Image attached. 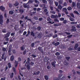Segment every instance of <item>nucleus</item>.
<instances>
[{
  "label": "nucleus",
  "mask_w": 80,
  "mask_h": 80,
  "mask_svg": "<svg viewBox=\"0 0 80 80\" xmlns=\"http://www.w3.org/2000/svg\"><path fill=\"white\" fill-rule=\"evenodd\" d=\"M30 63L27 64V68L28 70H30Z\"/></svg>",
  "instance_id": "obj_9"
},
{
  "label": "nucleus",
  "mask_w": 80,
  "mask_h": 80,
  "mask_svg": "<svg viewBox=\"0 0 80 80\" xmlns=\"http://www.w3.org/2000/svg\"><path fill=\"white\" fill-rule=\"evenodd\" d=\"M38 49L40 52H41L42 53H43V50L42 47H40L38 48Z\"/></svg>",
  "instance_id": "obj_4"
},
{
  "label": "nucleus",
  "mask_w": 80,
  "mask_h": 80,
  "mask_svg": "<svg viewBox=\"0 0 80 80\" xmlns=\"http://www.w3.org/2000/svg\"><path fill=\"white\" fill-rule=\"evenodd\" d=\"M34 64V62H31L30 63V65L31 66H33Z\"/></svg>",
  "instance_id": "obj_45"
},
{
  "label": "nucleus",
  "mask_w": 80,
  "mask_h": 80,
  "mask_svg": "<svg viewBox=\"0 0 80 80\" xmlns=\"http://www.w3.org/2000/svg\"><path fill=\"white\" fill-rule=\"evenodd\" d=\"M5 8L4 7H3L2 6H0V9L2 12H3V11L5 10Z\"/></svg>",
  "instance_id": "obj_7"
},
{
  "label": "nucleus",
  "mask_w": 80,
  "mask_h": 80,
  "mask_svg": "<svg viewBox=\"0 0 80 80\" xmlns=\"http://www.w3.org/2000/svg\"><path fill=\"white\" fill-rule=\"evenodd\" d=\"M67 2H65L63 4V5L65 7H66V6H67Z\"/></svg>",
  "instance_id": "obj_58"
},
{
  "label": "nucleus",
  "mask_w": 80,
  "mask_h": 80,
  "mask_svg": "<svg viewBox=\"0 0 80 80\" xmlns=\"http://www.w3.org/2000/svg\"><path fill=\"white\" fill-rule=\"evenodd\" d=\"M49 3L50 5H53V1H52L49 0Z\"/></svg>",
  "instance_id": "obj_17"
},
{
  "label": "nucleus",
  "mask_w": 80,
  "mask_h": 80,
  "mask_svg": "<svg viewBox=\"0 0 80 80\" xmlns=\"http://www.w3.org/2000/svg\"><path fill=\"white\" fill-rule=\"evenodd\" d=\"M64 64L65 65H68V63L67 62V61L65 60L64 62Z\"/></svg>",
  "instance_id": "obj_15"
},
{
  "label": "nucleus",
  "mask_w": 80,
  "mask_h": 80,
  "mask_svg": "<svg viewBox=\"0 0 80 80\" xmlns=\"http://www.w3.org/2000/svg\"><path fill=\"white\" fill-rule=\"evenodd\" d=\"M23 12H24L23 10V9H21L20 10V13H21V14L23 13Z\"/></svg>",
  "instance_id": "obj_57"
},
{
  "label": "nucleus",
  "mask_w": 80,
  "mask_h": 80,
  "mask_svg": "<svg viewBox=\"0 0 80 80\" xmlns=\"http://www.w3.org/2000/svg\"><path fill=\"white\" fill-rule=\"evenodd\" d=\"M60 53L58 52H57L55 53V54L56 55H57L58 56V55H60Z\"/></svg>",
  "instance_id": "obj_47"
},
{
  "label": "nucleus",
  "mask_w": 80,
  "mask_h": 80,
  "mask_svg": "<svg viewBox=\"0 0 80 80\" xmlns=\"http://www.w3.org/2000/svg\"><path fill=\"white\" fill-rule=\"evenodd\" d=\"M27 53V50H25L23 52V55H25Z\"/></svg>",
  "instance_id": "obj_44"
},
{
  "label": "nucleus",
  "mask_w": 80,
  "mask_h": 80,
  "mask_svg": "<svg viewBox=\"0 0 80 80\" xmlns=\"http://www.w3.org/2000/svg\"><path fill=\"white\" fill-rule=\"evenodd\" d=\"M64 18H61L60 19V21H63L64 20Z\"/></svg>",
  "instance_id": "obj_52"
},
{
  "label": "nucleus",
  "mask_w": 80,
  "mask_h": 80,
  "mask_svg": "<svg viewBox=\"0 0 80 80\" xmlns=\"http://www.w3.org/2000/svg\"><path fill=\"white\" fill-rule=\"evenodd\" d=\"M8 5L9 6V7L10 8H12V4L9 3L8 4Z\"/></svg>",
  "instance_id": "obj_30"
},
{
  "label": "nucleus",
  "mask_w": 80,
  "mask_h": 80,
  "mask_svg": "<svg viewBox=\"0 0 80 80\" xmlns=\"http://www.w3.org/2000/svg\"><path fill=\"white\" fill-rule=\"evenodd\" d=\"M18 62L17 61L15 60V62H14V65L15 66V67L17 68V67L18 66Z\"/></svg>",
  "instance_id": "obj_10"
},
{
  "label": "nucleus",
  "mask_w": 80,
  "mask_h": 80,
  "mask_svg": "<svg viewBox=\"0 0 80 80\" xmlns=\"http://www.w3.org/2000/svg\"><path fill=\"white\" fill-rule=\"evenodd\" d=\"M59 44H60V43L59 42H58L55 43L54 45H55V46H57V45H58Z\"/></svg>",
  "instance_id": "obj_29"
},
{
  "label": "nucleus",
  "mask_w": 80,
  "mask_h": 80,
  "mask_svg": "<svg viewBox=\"0 0 80 80\" xmlns=\"http://www.w3.org/2000/svg\"><path fill=\"white\" fill-rule=\"evenodd\" d=\"M68 50H73V48H68Z\"/></svg>",
  "instance_id": "obj_62"
},
{
  "label": "nucleus",
  "mask_w": 80,
  "mask_h": 80,
  "mask_svg": "<svg viewBox=\"0 0 80 80\" xmlns=\"http://www.w3.org/2000/svg\"><path fill=\"white\" fill-rule=\"evenodd\" d=\"M18 5H19V3L18 2H17V1L15 2V3L14 4V5L15 7H17V6Z\"/></svg>",
  "instance_id": "obj_16"
},
{
  "label": "nucleus",
  "mask_w": 80,
  "mask_h": 80,
  "mask_svg": "<svg viewBox=\"0 0 80 80\" xmlns=\"http://www.w3.org/2000/svg\"><path fill=\"white\" fill-rule=\"evenodd\" d=\"M12 69L13 72H14L15 74H16V69H15V68L14 67L12 68Z\"/></svg>",
  "instance_id": "obj_19"
},
{
  "label": "nucleus",
  "mask_w": 80,
  "mask_h": 80,
  "mask_svg": "<svg viewBox=\"0 0 80 80\" xmlns=\"http://www.w3.org/2000/svg\"><path fill=\"white\" fill-rule=\"evenodd\" d=\"M34 18L35 19V20H37L38 19V17H34Z\"/></svg>",
  "instance_id": "obj_56"
},
{
  "label": "nucleus",
  "mask_w": 80,
  "mask_h": 80,
  "mask_svg": "<svg viewBox=\"0 0 80 80\" xmlns=\"http://www.w3.org/2000/svg\"><path fill=\"white\" fill-rule=\"evenodd\" d=\"M67 9L68 10H71L72 9V7H69Z\"/></svg>",
  "instance_id": "obj_42"
},
{
  "label": "nucleus",
  "mask_w": 80,
  "mask_h": 80,
  "mask_svg": "<svg viewBox=\"0 0 80 80\" xmlns=\"http://www.w3.org/2000/svg\"><path fill=\"white\" fill-rule=\"evenodd\" d=\"M71 31L73 32L74 31H77V29H76V27L75 26H72V29H71Z\"/></svg>",
  "instance_id": "obj_3"
},
{
  "label": "nucleus",
  "mask_w": 80,
  "mask_h": 80,
  "mask_svg": "<svg viewBox=\"0 0 80 80\" xmlns=\"http://www.w3.org/2000/svg\"><path fill=\"white\" fill-rule=\"evenodd\" d=\"M42 2L43 3H47V1L46 0H42Z\"/></svg>",
  "instance_id": "obj_27"
},
{
  "label": "nucleus",
  "mask_w": 80,
  "mask_h": 80,
  "mask_svg": "<svg viewBox=\"0 0 80 80\" xmlns=\"http://www.w3.org/2000/svg\"><path fill=\"white\" fill-rule=\"evenodd\" d=\"M34 2L35 3H37V4H39V2L37 0H35Z\"/></svg>",
  "instance_id": "obj_39"
},
{
  "label": "nucleus",
  "mask_w": 80,
  "mask_h": 80,
  "mask_svg": "<svg viewBox=\"0 0 80 80\" xmlns=\"http://www.w3.org/2000/svg\"><path fill=\"white\" fill-rule=\"evenodd\" d=\"M66 11H67V8H62V12H66Z\"/></svg>",
  "instance_id": "obj_20"
},
{
  "label": "nucleus",
  "mask_w": 80,
  "mask_h": 80,
  "mask_svg": "<svg viewBox=\"0 0 80 80\" xmlns=\"http://www.w3.org/2000/svg\"><path fill=\"white\" fill-rule=\"evenodd\" d=\"M55 22H59V20L57 18L55 19L54 20Z\"/></svg>",
  "instance_id": "obj_28"
},
{
  "label": "nucleus",
  "mask_w": 80,
  "mask_h": 80,
  "mask_svg": "<svg viewBox=\"0 0 80 80\" xmlns=\"http://www.w3.org/2000/svg\"><path fill=\"white\" fill-rule=\"evenodd\" d=\"M8 65L9 68H10L12 67V66H11V63H10V62L8 63Z\"/></svg>",
  "instance_id": "obj_24"
},
{
  "label": "nucleus",
  "mask_w": 80,
  "mask_h": 80,
  "mask_svg": "<svg viewBox=\"0 0 80 80\" xmlns=\"http://www.w3.org/2000/svg\"><path fill=\"white\" fill-rule=\"evenodd\" d=\"M62 8H63V7H62L61 5L59 4L58 6V8L59 9V10H62Z\"/></svg>",
  "instance_id": "obj_13"
},
{
  "label": "nucleus",
  "mask_w": 80,
  "mask_h": 80,
  "mask_svg": "<svg viewBox=\"0 0 80 80\" xmlns=\"http://www.w3.org/2000/svg\"><path fill=\"white\" fill-rule=\"evenodd\" d=\"M51 65H52V66H53V67H55V63H54V62H52L51 63Z\"/></svg>",
  "instance_id": "obj_38"
},
{
  "label": "nucleus",
  "mask_w": 80,
  "mask_h": 80,
  "mask_svg": "<svg viewBox=\"0 0 80 80\" xmlns=\"http://www.w3.org/2000/svg\"><path fill=\"white\" fill-rule=\"evenodd\" d=\"M4 15L5 18H7V12H5L4 13Z\"/></svg>",
  "instance_id": "obj_51"
},
{
  "label": "nucleus",
  "mask_w": 80,
  "mask_h": 80,
  "mask_svg": "<svg viewBox=\"0 0 80 80\" xmlns=\"http://www.w3.org/2000/svg\"><path fill=\"white\" fill-rule=\"evenodd\" d=\"M31 35H32L33 37H34L35 36V34L33 31H32L31 32Z\"/></svg>",
  "instance_id": "obj_34"
},
{
  "label": "nucleus",
  "mask_w": 80,
  "mask_h": 80,
  "mask_svg": "<svg viewBox=\"0 0 80 80\" xmlns=\"http://www.w3.org/2000/svg\"><path fill=\"white\" fill-rule=\"evenodd\" d=\"M10 33H11L10 32H8L5 35L4 38H7V37H9L10 36Z\"/></svg>",
  "instance_id": "obj_5"
},
{
  "label": "nucleus",
  "mask_w": 80,
  "mask_h": 80,
  "mask_svg": "<svg viewBox=\"0 0 80 80\" xmlns=\"http://www.w3.org/2000/svg\"><path fill=\"white\" fill-rule=\"evenodd\" d=\"M67 22V21L66 20H64L63 21V23H64V24H66Z\"/></svg>",
  "instance_id": "obj_50"
},
{
  "label": "nucleus",
  "mask_w": 80,
  "mask_h": 80,
  "mask_svg": "<svg viewBox=\"0 0 80 80\" xmlns=\"http://www.w3.org/2000/svg\"><path fill=\"white\" fill-rule=\"evenodd\" d=\"M13 11H10L9 12V14H11V15H12L13 13Z\"/></svg>",
  "instance_id": "obj_31"
},
{
  "label": "nucleus",
  "mask_w": 80,
  "mask_h": 80,
  "mask_svg": "<svg viewBox=\"0 0 80 80\" xmlns=\"http://www.w3.org/2000/svg\"><path fill=\"white\" fill-rule=\"evenodd\" d=\"M65 58L68 61H69V60H70V57H65Z\"/></svg>",
  "instance_id": "obj_25"
},
{
  "label": "nucleus",
  "mask_w": 80,
  "mask_h": 80,
  "mask_svg": "<svg viewBox=\"0 0 80 80\" xmlns=\"http://www.w3.org/2000/svg\"><path fill=\"white\" fill-rule=\"evenodd\" d=\"M28 61L26 62L25 64V66L26 67H27V63H30V58H28L27 59Z\"/></svg>",
  "instance_id": "obj_8"
},
{
  "label": "nucleus",
  "mask_w": 80,
  "mask_h": 80,
  "mask_svg": "<svg viewBox=\"0 0 80 80\" xmlns=\"http://www.w3.org/2000/svg\"><path fill=\"white\" fill-rule=\"evenodd\" d=\"M54 3L56 7L58 6V2H56V1H55Z\"/></svg>",
  "instance_id": "obj_36"
},
{
  "label": "nucleus",
  "mask_w": 80,
  "mask_h": 80,
  "mask_svg": "<svg viewBox=\"0 0 80 80\" xmlns=\"http://www.w3.org/2000/svg\"><path fill=\"white\" fill-rule=\"evenodd\" d=\"M72 35H68L67 36V37L68 38H70L72 37Z\"/></svg>",
  "instance_id": "obj_46"
},
{
  "label": "nucleus",
  "mask_w": 80,
  "mask_h": 80,
  "mask_svg": "<svg viewBox=\"0 0 80 80\" xmlns=\"http://www.w3.org/2000/svg\"><path fill=\"white\" fill-rule=\"evenodd\" d=\"M77 28H80V26L79 25H77L76 26Z\"/></svg>",
  "instance_id": "obj_64"
},
{
  "label": "nucleus",
  "mask_w": 80,
  "mask_h": 80,
  "mask_svg": "<svg viewBox=\"0 0 80 80\" xmlns=\"http://www.w3.org/2000/svg\"><path fill=\"white\" fill-rule=\"evenodd\" d=\"M69 20L71 22H73V21H74V19H73V18L72 17L70 18Z\"/></svg>",
  "instance_id": "obj_26"
},
{
  "label": "nucleus",
  "mask_w": 80,
  "mask_h": 80,
  "mask_svg": "<svg viewBox=\"0 0 80 80\" xmlns=\"http://www.w3.org/2000/svg\"><path fill=\"white\" fill-rule=\"evenodd\" d=\"M12 48V45H10L9 46V49L8 50V53H10V52H11V49Z\"/></svg>",
  "instance_id": "obj_14"
},
{
  "label": "nucleus",
  "mask_w": 80,
  "mask_h": 80,
  "mask_svg": "<svg viewBox=\"0 0 80 80\" xmlns=\"http://www.w3.org/2000/svg\"><path fill=\"white\" fill-rule=\"evenodd\" d=\"M65 33L66 34H67V35H70V32H65Z\"/></svg>",
  "instance_id": "obj_59"
},
{
  "label": "nucleus",
  "mask_w": 80,
  "mask_h": 80,
  "mask_svg": "<svg viewBox=\"0 0 80 80\" xmlns=\"http://www.w3.org/2000/svg\"><path fill=\"white\" fill-rule=\"evenodd\" d=\"M2 32L3 33H6V30L5 29H4L2 30Z\"/></svg>",
  "instance_id": "obj_43"
},
{
  "label": "nucleus",
  "mask_w": 80,
  "mask_h": 80,
  "mask_svg": "<svg viewBox=\"0 0 80 80\" xmlns=\"http://www.w3.org/2000/svg\"><path fill=\"white\" fill-rule=\"evenodd\" d=\"M21 50H22V51H23L25 49L24 48V46H22V47H21Z\"/></svg>",
  "instance_id": "obj_22"
},
{
  "label": "nucleus",
  "mask_w": 80,
  "mask_h": 80,
  "mask_svg": "<svg viewBox=\"0 0 80 80\" xmlns=\"http://www.w3.org/2000/svg\"><path fill=\"white\" fill-rule=\"evenodd\" d=\"M42 33L41 32L39 33L38 36V38H42Z\"/></svg>",
  "instance_id": "obj_11"
},
{
  "label": "nucleus",
  "mask_w": 80,
  "mask_h": 80,
  "mask_svg": "<svg viewBox=\"0 0 80 80\" xmlns=\"http://www.w3.org/2000/svg\"><path fill=\"white\" fill-rule=\"evenodd\" d=\"M14 59V56L13 55L11 57L10 60L11 61H13Z\"/></svg>",
  "instance_id": "obj_21"
},
{
  "label": "nucleus",
  "mask_w": 80,
  "mask_h": 80,
  "mask_svg": "<svg viewBox=\"0 0 80 80\" xmlns=\"http://www.w3.org/2000/svg\"><path fill=\"white\" fill-rule=\"evenodd\" d=\"M70 15L71 16V17H72V18H75V16H74V14H73V13H71L70 14Z\"/></svg>",
  "instance_id": "obj_32"
},
{
  "label": "nucleus",
  "mask_w": 80,
  "mask_h": 80,
  "mask_svg": "<svg viewBox=\"0 0 80 80\" xmlns=\"http://www.w3.org/2000/svg\"><path fill=\"white\" fill-rule=\"evenodd\" d=\"M59 3L60 4H62V0H60L59 1Z\"/></svg>",
  "instance_id": "obj_63"
},
{
  "label": "nucleus",
  "mask_w": 80,
  "mask_h": 80,
  "mask_svg": "<svg viewBox=\"0 0 80 80\" xmlns=\"http://www.w3.org/2000/svg\"><path fill=\"white\" fill-rule=\"evenodd\" d=\"M45 79L46 80H48V75H45L44 76Z\"/></svg>",
  "instance_id": "obj_18"
},
{
  "label": "nucleus",
  "mask_w": 80,
  "mask_h": 80,
  "mask_svg": "<svg viewBox=\"0 0 80 80\" xmlns=\"http://www.w3.org/2000/svg\"><path fill=\"white\" fill-rule=\"evenodd\" d=\"M54 80H60V79L58 78H55L53 79Z\"/></svg>",
  "instance_id": "obj_54"
},
{
  "label": "nucleus",
  "mask_w": 80,
  "mask_h": 80,
  "mask_svg": "<svg viewBox=\"0 0 80 80\" xmlns=\"http://www.w3.org/2000/svg\"><path fill=\"white\" fill-rule=\"evenodd\" d=\"M23 6L25 8H30V4H28V2L27 3H24L23 4Z\"/></svg>",
  "instance_id": "obj_2"
},
{
  "label": "nucleus",
  "mask_w": 80,
  "mask_h": 80,
  "mask_svg": "<svg viewBox=\"0 0 80 80\" xmlns=\"http://www.w3.org/2000/svg\"><path fill=\"white\" fill-rule=\"evenodd\" d=\"M2 50H3V51H4V52H5L6 51V48L4 47H3L2 48Z\"/></svg>",
  "instance_id": "obj_55"
},
{
  "label": "nucleus",
  "mask_w": 80,
  "mask_h": 80,
  "mask_svg": "<svg viewBox=\"0 0 80 80\" xmlns=\"http://www.w3.org/2000/svg\"><path fill=\"white\" fill-rule=\"evenodd\" d=\"M57 37V34H56L53 36V38H56Z\"/></svg>",
  "instance_id": "obj_53"
},
{
  "label": "nucleus",
  "mask_w": 80,
  "mask_h": 80,
  "mask_svg": "<svg viewBox=\"0 0 80 80\" xmlns=\"http://www.w3.org/2000/svg\"><path fill=\"white\" fill-rule=\"evenodd\" d=\"M3 16L2 15H0V25H1V26H2L3 25Z\"/></svg>",
  "instance_id": "obj_1"
},
{
  "label": "nucleus",
  "mask_w": 80,
  "mask_h": 80,
  "mask_svg": "<svg viewBox=\"0 0 80 80\" xmlns=\"http://www.w3.org/2000/svg\"><path fill=\"white\" fill-rule=\"evenodd\" d=\"M51 17L52 18H58V15H52L51 16Z\"/></svg>",
  "instance_id": "obj_6"
},
{
  "label": "nucleus",
  "mask_w": 80,
  "mask_h": 80,
  "mask_svg": "<svg viewBox=\"0 0 80 80\" xmlns=\"http://www.w3.org/2000/svg\"><path fill=\"white\" fill-rule=\"evenodd\" d=\"M51 20H52V19H50V17H48L47 19V21L49 22H51Z\"/></svg>",
  "instance_id": "obj_23"
},
{
  "label": "nucleus",
  "mask_w": 80,
  "mask_h": 80,
  "mask_svg": "<svg viewBox=\"0 0 80 80\" xmlns=\"http://www.w3.org/2000/svg\"><path fill=\"white\" fill-rule=\"evenodd\" d=\"M78 44H75V45L74 46V48L75 50H77V48H78Z\"/></svg>",
  "instance_id": "obj_12"
},
{
  "label": "nucleus",
  "mask_w": 80,
  "mask_h": 80,
  "mask_svg": "<svg viewBox=\"0 0 80 80\" xmlns=\"http://www.w3.org/2000/svg\"><path fill=\"white\" fill-rule=\"evenodd\" d=\"M77 22H71V24H77Z\"/></svg>",
  "instance_id": "obj_49"
},
{
  "label": "nucleus",
  "mask_w": 80,
  "mask_h": 80,
  "mask_svg": "<svg viewBox=\"0 0 80 80\" xmlns=\"http://www.w3.org/2000/svg\"><path fill=\"white\" fill-rule=\"evenodd\" d=\"M74 12L75 13H76V14H77V15H79V13L78 12H77V11H74Z\"/></svg>",
  "instance_id": "obj_41"
},
{
  "label": "nucleus",
  "mask_w": 80,
  "mask_h": 80,
  "mask_svg": "<svg viewBox=\"0 0 80 80\" xmlns=\"http://www.w3.org/2000/svg\"><path fill=\"white\" fill-rule=\"evenodd\" d=\"M37 30H38V31H40V30H41V27H40V26L38 27Z\"/></svg>",
  "instance_id": "obj_40"
},
{
  "label": "nucleus",
  "mask_w": 80,
  "mask_h": 80,
  "mask_svg": "<svg viewBox=\"0 0 80 80\" xmlns=\"http://www.w3.org/2000/svg\"><path fill=\"white\" fill-rule=\"evenodd\" d=\"M53 5H50V6H49V7L51 10H53V6H52Z\"/></svg>",
  "instance_id": "obj_35"
},
{
  "label": "nucleus",
  "mask_w": 80,
  "mask_h": 80,
  "mask_svg": "<svg viewBox=\"0 0 80 80\" xmlns=\"http://www.w3.org/2000/svg\"><path fill=\"white\" fill-rule=\"evenodd\" d=\"M9 22H10V20H9V19L8 18L6 21V23H9Z\"/></svg>",
  "instance_id": "obj_48"
},
{
  "label": "nucleus",
  "mask_w": 80,
  "mask_h": 80,
  "mask_svg": "<svg viewBox=\"0 0 80 80\" xmlns=\"http://www.w3.org/2000/svg\"><path fill=\"white\" fill-rule=\"evenodd\" d=\"M34 45H35V43H34L33 42V43H32L31 45V47H34Z\"/></svg>",
  "instance_id": "obj_61"
},
{
  "label": "nucleus",
  "mask_w": 80,
  "mask_h": 80,
  "mask_svg": "<svg viewBox=\"0 0 80 80\" xmlns=\"http://www.w3.org/2000/svg\"><path fill=\"white\" fill-rule=\"evenodd\" d=\"M13 74H14L13 72H12L11 74V75L10 76V77L11 78H12L13 77Z\"/></svg>",
  "instance_id": "obj_37"
},
{
  "label": "nucleus",
  "mask_w": 80,
  "mask_h": 80,
  "mask_svg": "<svg viewBox=\"0 0 80 80\" xmlns=\"http://www.w3.org/2000/svg\"><path fill=\"white\" fill-rule=\"evenodd\" d=\"M12 52L13 53H16V51H15V49H13L12 51Z\"/></svg>",
  "instance_id": "obj_60"
},
{
  "label": "nucleus",
  "mask_w": 80,
  "mask_h": 80,
  "mask_svg": "<svg viewBox=\"0 0 80 80\" xmlns=\"http://www.w3.org/2000/svg\"><path fill=\"white\" fill-rule=\"evenodd\" d=\"M33 2L32 0H29L28 2V3L29 4H30Z\"/></svg>",
  "instance_id": "obj_33"
}]
</instances>
